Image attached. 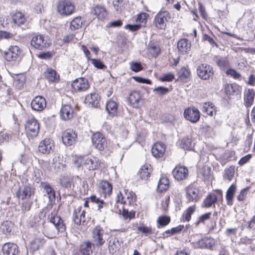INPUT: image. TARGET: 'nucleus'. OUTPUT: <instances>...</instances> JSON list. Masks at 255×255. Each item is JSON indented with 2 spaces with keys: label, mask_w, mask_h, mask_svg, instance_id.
Wrapping results in <instances>:
<instances>
[{
  "label": "nucleus",
  "mask_w": 255,
  "mask_h": 255,
  "mask_svg": "<svg viewBox=\"0 0 255 255\" xmlns=\"http://www.w3.org/2000/svg\"><path fill=\"white\" fill-rule=\"evenodd\" d=\"M77 163L76 166L78 169L84 166L89 170H95L99 168L101 161L97 157L92 156L76 160L75 164Z\"/></svg>",
  "instance_id": "f257e3e1"
},
{
  "label": "nucleus",
  "mask_w": 255,
  "mask_h": 255,
  "mask_svg": "<svg viewBox=\"0 0 255 255\" xmlns=\"http://www.w3.org/2000/svg\"><path fill=\"white\" fill-rule=\"evenodd\" d=\"M106 234L105 231L100 226H97L92 232V241L93 246L99 248L106 243Z\"/></svg>",
  "instance_id": "f03ea898"
},
{
  "label": "nucleus",
  "mask_w": 255,
  "mask_h": 255,
  "mask_svg": "<svg viewBox=\"0 0 255 255\" xmlns=\"http://www.w3.org/2000/svg\"><path fill=\"white\" fill-rule=\"evenodd\" d=\"M35 191V189L30 184L22 185L15 191L14 195L18 199H31Z\"/></svg>",
  "instance_id": "7ed1b4c3"
},
{
  "label": "nucleus",
  "mask_w": 255,
  "mask_h": 255,
  "mask_svg": "<svg viewBox=\"0 0 255 255\" xmlns=\"http://www.w3.org/2000/svg\"><path fill=\"white\" fill-rule=\"evenodd\" d=\"M30 45L35 49L40 50H42L49 46L46 37L40 34H35L32 35L30 41Z\"/></svg>",
  "instance_id": "20e7f679"
},
{
  "label": "nucleus",
  "mask_w": 255,
  "mask_h": 255,
  "mask_svg": "<svg viewBox=\"0 0 255 255\" xmlns=\"http://www.w3.org/2000/svg\"><path fill=\"white\" fill-rule=\"evenodd\" d=\"M25 128L27 136L33 138L38 135L39 130V125L35 119L32 118L27 121Z\"/></svg>",
  "instance_id": "39448f33"
},
{
  "label": "nucleus",
  "mask_w": 255,
  "mask_h": 255,
  "mask_svg": "<svg viewBox=\"0 0 255 255\" xmlns=\"http://www.w3.org/2000/svg\"><path fill=\"white\" fill-rule=\"evenodd\" d=\"M186 198L188 202H198L202 194L200 189L194 185L191 184L186 188Z\"/></svg>",
  "instance_id": "423d86ee"
},
{
  "label": "nucleus",
  "mask_w": 255,
  "mask_h": 255,
  "mask_svg": "<svg viewBox=\"0 0 255 255\" xmlns=\"http://www.w3.org/2000/svg\"><path fill=\"white\" fill-rule=\"evenodd\" d=\"M198 76L203 80H208L213 76L214 74L213 68L207 64H202L197 68Z\"/></svg>",
  "instance_id": "0eeeda50"
},
{
  "label": "nucleus",
  "mask_w": 255,
  "mask_h": 255,
  "mask_svg": "<svg viewBox=\"0 0 255 255\" xmlns=\"http://www.w3.org/2000/svg\"><path fill=\"white\" fill-rule=\"evenodd\" d=\"M74 10V5L69 0H64L59 2L57 11L62 15H68L72 14Z\"/></svg>",
  "instance_id": "6e6552de"
},
{
  "label": "nucleus",
  "mask_w": 255,
  "mask_h": 255,
  "mask_svg": "<svg viewBox=\"0 0 255 255\" xmlns=\"http://www.w3.org/2000/svg\"><path fill=\"white\" fill-rule=\"evenodd\" d=\"M20 50L18 46H10L8 50L4 52V56L7 61H18L20 59Z\"/></svg>",
  "instance_id": "1a4fd4ad"
},
{
  "label": "nucleus",
  "mask_w": 255,
  "mask_h": 255,
  "mask_svg": "<svg viewBox=\"0 0 255 255\" xmlns=\"http://www.w3.org/2000/svg\"><path fill=\"white\" fill-rule=\"evenodd\" d=\"M92 141L93 146L100 151L104 150L107 146V140L101 132H97L93 134Z\"/></svg>",
  "instance_id": "9d476101"
},
{
  "label": "nucleus",
  "mask_w": 255,
  "mask_h": 255,
  "mask_svg": "<svg viewBox=\"0 0 255 255\" xmlns=\"http://www.w3.org/2000/svg\"><path fill=\"white\" fill-rule=\"evenodd\" d=\"M62 141L66 146H70L75 143L77 139V133L71 129H67L62 134Z\"/></svg>",
  "instance_id": "9b49d317"
},
{
  "label": "nucleus",
  "mask_w": 255,
  "mask_h": 255,
  "mask_svg": "<svg viewBox=\"0 0 255 255\" xmlns=\"http://www.w3.org/2000/svg\"><path fill=\"white\" fill-rule=\"evenodd\" d=\"M169 18V14L167 11L158 12L154 18L155 26L159 29H164L166 26V22Z\"/></svg>",
  "instance_id": "f8f14e48"
},
{
  "label": "nucleus",
  "mask_w": 255,
  "mask_h": 255,
  "mask_svg": "<svg viewBox=\"0 0 255 255\" xmlns=\"http://www.w3.org/2000/svg\"><path fill=\"white\" fill-rule=\"evenodd\" d=\"M54 148L53 140L49 138H45L39 143L38 151L43 154H48L53 151Z\"/></svg>",
  "instance_id": "ddd939ff"
},
{
  "label": "nucleus",
  "mask_w": 255,
  "mask_h": 255,
  "mask_svg": "<svg viewBox=\"0 0 255 255\" xmlns=\"http://www.w3.org/2000/svg\"><path fill=\"white\" fill-rule=\"evenodd\" d=\"M184 117L186 120L193 123H197L200 117L198 110L195 108H189L185 110Z\"/></svg>",
  "instance_id": "4468645a"
},
{
  "label": "nucleus",
  "mask_w": 255,
  "mask_h": 255,
  "mask_svg": "<svg viewBox=\"0 0 255 255\" xmlns=\"http://www.w3.org/2000/svg\"><path fill=\"white\" fill-rule=\"evenodd\" d=\"M174 178L177 181H182L186 179L188 176V169L182 166H177L172 171Z\"/></svg>",
  "instance_id": "2eb2a0df"
},
{
  "label": "nucleus",
  "mask_w": 255,
  "mask_h": 255,
  "mask_svg": "<svg viewBox=\"0 0 255 255\" xmlns=\"http://www.w3.org/2000/svg\"><path fill=\"white\" fill-rule=\"evenodd\" d=\"M2 253L4 255H20L19 247L12 243H6L2 248Z\"/></svg>",
  "instance_id": "dca6fc26"
},
{
  "label": "nucleus",
  "mask_w": 255,
  "mask_h": 255,
  "mask_svg": "<svg viewBox=\"0 0 255 255\" xmlns=\"http://www.w3.org/2000/svg\"><path fill=\"white\" fill-rule=\"evenodd\" d=\"M89 86L88 80L84 78L76 79L72 83V87L75 91L79 92L87 90Z\"/></svg>",
  "instance_id": "f3484780"
},
{
  "label": "nucleus",
  "mask_w": 255,
  "mask_h": 255,
  "mask_svg": "<svg viewBox=\"0 0 255 255\" xmlns=\"http://www.w3.org/2000/svg\"><path fill=\"white\" fill-rule=\"evenodd\" d=\"M32 109L36 111H42L46 106V102L42 96L35 97L31 102Z\"/></svg>",
  "instance_id": "a211bd4d"
},
{
  "label": "nucleus",
  "mask_w": 255,
  "mask_h": 255,
  "mask_svg": "<svg viewBox=\"0 0 255 255\" xmlns=\"http://www.w3.org/2000/svg\"><path fill=\"white\" fill-rule=\"evenodd\" d=\"M49 218L50 223H52L57 232L64 233L66 231V226L63 220L58 216H51Z\"/></svg>",
  "instance_id": "6ab92c4d"
},
{
  "label": "nucleus",
  "mask_w": 255,
  "mask_h": 255,
  "mask_svg": "<svg viewBox=\"0 0 255 255\" xmlns=\"http://www.w3.org/2000/svg\"><path fill=\"white\" fill-rule=\"evenodd\" d=\"M165 145L161 142L154 144L151 149V153L153 156L158 158L162 157L165 151Z\"/></svg>",
  "instance_id": "aec40b11"
},
{
  "label": "nucleus",
  "mask_w": 255,
  "mask_h": 255,
  "mask_svg": "<svg viewBox=\"0 0 255 255\" xmlns=\"http://www.w3.org/2000/svg\"><path fill=\"white\" fill-rule=\"evenodd\" d=\"M121 246V243L117 238H112L108 241V250L109 253L112 255L118 252Z\"/></svg>",
  "instance_id": "412c9836"
},
{
  "label": "nucleus",
  "mask_w": 255,
  "mask_h": 255,
  "mask_svg": "<svg viewBox=\"0 0 255 255\" xmlns=\"http://www.w3.org/2000/svg\"><path fill=\"white\" fill-rule=\"evenodd\" d=\"M74 111L69 105L63 106L60 111V117L62 120H68L73 117Z\"/></svg>",
  "instance_id": "4be33fe9"
},
{
  "label": "nucleus",
  "mask_w": 255,
  "mask_h": 255,
  "mask_svg": "<svg viewBox=\"0 0 255 255\" xmlns=\"http://www.w3.org/2000/svg\"><path fill=\"white\" fill-rule=\"evenodd\" d=\"M191 42L186 38L181 39L177 43L178 51L182 54L188 53L191 49Z\"/></svg>",
  "instance_id": "5701e85b"
},
{
  "label": "nucleus",
  "mask_w": 255,
  "mask_h": 255,
  "mask_svg": "<svg viewBox=\"0 0 255 255\" xmlns=\"http://www.w3.org/2000/svg\"><path fill=\"white\" fill-rule=\"evenodd\" d=\"M100 101V97L99 95L95 92L87 95L85 98L86 103L93 107H98L99 105Z\"/></svg>",
  "instance_id": "b1692460"
},
{
  "label": "nucleus",
  "mask_w": 255,
  "mask_h": 255,
  "mask_svg": "<svg viewBox=\"0 0 255 255\" xmlns=\"http://www.w3.org/2000/svg\"><path fill=\"white\" fill-rule=\"evenodd\" d=\"M198 245L200 248H205L213 250L215 245V242L213 239L205 238L198 241Z\"/></svg>",
  "instance_id": "393cba45"
},
{
  "label": "nucleus",
  "mask_w": 255,
  "mask_h": 255,
  "mask_svg": "<svg viewBox=\"0 0 255 255\" xmlns=\"http://www.w3.org/2000/svg\"><path fill=\"white\" fill-rule=\"evenodd\" d=\"M41 187L44 189L47 194L50 202L54 201L55 200V192L53 188L47 182H41Z\"/></svg>",
  "instance_id": "a878e982"
},
{
  "label": "nucleus",
  "mask_w": 255,
  "mask_h": 255,
  "mask_svg": "<svg viewBox=\"0 0 255 255\" xmlns=\"http://www.w3.org/2000/svg\"><path fill=\"white\" fill-rule=\"evenodd\" d=\"M147 51L152 57H156L160 53V48L156 42L150 41L148 44Z\"/></svg>",
  "instance_id": "bb28decb"
},
{
  "label": "nucleus",
  "mask_w": 255,
  "mask_h": 255,
  "mask_svg": "<svg viewBox=\"0 0 255 255\" xmlns=\"http://www.w3.org/2000/svg\"><path fill=\"white\" fill-rule=\"evenodd\" d=\"M91 13L94 14L99 19H103L107 15V11L105 7L97 5L91 10Z\"/></svg>",
  "instance_id": "cd10ccee"
},
{
  "label": "nucleus",
  "mask_w": 255,
  "mask_h": 255,
  "mask_svg": "<svg viewBox=\"0 0 255 255\" xmlns=\"http://www.w3.org/2000/svg\"><path fill=\"white\" fill-rule=\"evenodd\" d=\"M178 78L181 80L187 82L191 76L190 70L188 66H183L177 72Z\"/></svg>",
  "instance_id": "c85d7f7f"
},
{
  "label": "nucleus",
  "mask_w": 255,
  "mask_h": 255,
  "mask_svg": "<svg viewBox=\"0 0 255 255\" xmlns=\"http://www.w3.org/2000/svg\"><path fill=\"white\" fill-rule=\"evenodd\" d=\"M130 104L134 108H137L140 105L141 96L138 91H133L131 93L129 97Z\"/></svg>",
  "instance_id": "c756f323"
},
{
  "label": "nucleus",
  "mask_w": 255,
  "mask_h": 255,
  "mask_svg": "<svg viewBox=\"0 0 255 255\" xmlns=\"http://www.w3.org/2000/svg\"><path fill=\"white\" fill-rule=\"evenodd\" d=\"M44 76L49 82H56L59 79V75L55 70L51 68H48L46 70Z\"/></svg>",
  "instance_id": "7c9ffc66"
},
{
  "label": "nucleus",
  "mask_w": 255,
  "mask_h": 255,
  "mask_svg": "<svg viewBox=\"0 0 255 255\" xmlns=\"http://www.w3.org/2000/svg\"><path fill=\"white\" fill-rule=\"evenodd\" d=\"M106 109L110 115L114 117L118 113V104L112 100H109L106 104Z\"/></svg>",
  "instance_id": "2f4dec72"
},
{
  "label": "nucleus",
  "mask_w": 255,
  "mask_h": 255,
  "mask_svg": "<svg viewBox=\"0 0 255 255\" xmlns=\"http://www.w3.org/2000/svg\"><path fill=\"white\" fill-rule=\"evenodd\" d=\"M255 94L253 89L248 90L244 96L245 105L247 107H250L253 104Z\"/></svg>",
  "instance_id": "473e14b6"
},
{
  "label": "nucleus",
  "mask_w": 255,
  "mask_h": 255,
  "mask_svg": "<svg viewBox=\"0 0 255 255\" xmlns=\"http://www.w3.org/2000/svg\"><path fill=\"white\" fill-rule=\"evenodd\" d=\"M236 191V186L233 184L230 186L227 191L226 199L227 204L229 206H232L233 204V198L235 193Z\"/></svg>",
  "instance_id": "72a5a7b5"
},
{
  "label": "nucleus",
  "mask_w": 255,
  "mask_h": 255,
  "mask_svg": "<svg viewBox=\"0 0 255 255\" xmlns=\"http://www.w3.org/2000/svg\"><path fill=\"white\" fill-rule=\"evenodd\" d=\"M44 243V240L42 238H37L34 239L30 242V252L31 255H32L33 252L37 250L39 248L41 247Z\"/></svg>",
  "instance_id": "f704fd0d"
},
{
  "label": "nucleus",
  "mask_w": 255,
  "mask_h": 255,
  "mask_svg": "<svg viewBox=\"0 0 255 255\" xmlns=\"http://www.w3.org/2000/svg\"><path fill=\"white\" fill-rule=\"evenodd\" d=\"M217 201V197L215 193L209 194L203 201V206L206 208H209L213 206Z\"/></svg>",
  "instance_id": "c9c22d12"
},
{
  "label": "nucleus",
  "mask_w": 255,
  "mask_h": 255,
  "mask_svg": "<svg viewBox=\"0 0 255 255\" xmlns=\"http://www.w3.org/2000/svg\"><path fill=\"white\" fill-rule=\"evenodd\" d=\"M79 251L82 255H91L93 253L92 243L90 241L83 242L80 245Z\"/></svg>",
  "instance_id": "e433bc0d"
},
{
  "label": "nucleus",
  "mask_w": 255,
  "mask_h": 255,
  "mask_svg": "<svg viewBox=\"0 0 255 255\" xmlns=\"http://www.w3.org/2000/svg\"><path fill=\"white\" fill-rule=\"evenodd\" d=\"M216 107L211 102L204 103L202 104V112L209 116L216 114Z\"/></svg>",
  "instance_id": "4c0bfd02"
},
{
  "label": "nucleus",
  "mask_w": 255,
  "mask_h": 255,
  "mask_svg": "<svg viewBox=\"0 0 255 255\" xmlns=\"http://www.w3.org/2000/svg\"><path fill=\"white\" fill-rule=\"evenodd\" d=\"M100 188L101 192L106 196L110 195L113 190L112 185L107 181H102L100 183Z\"/></svg>",
  "instance_id": "58836bf2"
},
{
  "label": "nucleus",
  "mask_w": 255,
  "mask_h": 255,
  "mask_svg": "<svg viewBox=\"0 0 255 255\" xmlns=\"http://www.w3.org/2000/svg\"><path fill=\"white\" fill-rule=\"evenodd\" d=\"M151 172V168L149 164H145L142 166L139 171V176L142 180H147Z\"/></svg>",
  "instance_id": "ea45409f"
},
{
  "label": "nucleus",
  "mask_w": 255,
  "mask_h": 255,
  "mask_svg": "<svg viewBox=\"0 0 255 255\" xmlns=\"http://www.w3.org/2000/svg\"><path fill=\"white\" fill-rule=\"evenodd\" d=\"M19 204L20 206L21 211L24 213L30 210L33 201L31 199L20 200H19Z\"/></svg>",
  "instance_id": "a19ab883"
},
{
  "label": "nucleus",
  "mask_w": 255,
  "mask_h": 255,
  "mask_svg": "<svg viewBox=\"0 0 255 255\" xmlns=\"http://www.w3.org/2000/svg\"><path fill=\"white\" fill-rule=\"evenodd\" d=\"M169 181L167 177H161L157 185V190L162 192L167 190L169 188Z\"/></svg>",
  "instance_id": "79ce46f5"
},
{
  "label": "nucleus",
  "mask_w": 255,
  "mask_h": 255,
  "mask_svg": "<svg viewBox=\"0 0 255 255\" xmlns=\"http://www.w3.org/2000/svg\"><path fill=\"white\" fill-rule=\"evenodd\" d=\"M84 22V21L82 19L81 17H76L71 21L70 29L71 30H78L82 27Z\"/></svg>",
  "instance_id": "37998d69"
},
{
  "label": "nucleus",
  "mask_w": 255,
  "mask_h": 255,
  "mask_svg": "<svg viewBox=\"0 0 255 255\" xmlns=\"http://www.w3.org/2000/svg\"><path fill=\"white\" fill-rule=\"evenodd\" d=\"M194 146L192 139L189 137L184 138L182 139L180 147L184 150H191Z\"/></svg>",
  "instance_id": "c03bdc74"
},
{
  "label": "nucleus",
  "mask_w": 255,
  "mask_h": 255,
  "mask_svg": "<svg viewBox=\"0 0 255 255\" xmlns=\"http://www.w3.org/2000/svg\"><path fill=\"white\" fill-rule=\"evenodd\" d=\"M13 22L18 26L24 24L25 19L24 16L21 12H17L12 16Z\"/></svg>",
  "instance_id": "a18cd8bd"
},
{
  "label": "nucleus",
  "mask_w": 255,
  "mask_h": 255,
  "mask_svg": "<svg viewBox=\"0 0 255 255\" xmlns=\"http://www.w3.org/2000/svg\"><path fill=\"white\" fill-rule=\"evenodd\" d=\"M116 213H118L119 214L122 215L124 219L130 220L131 218L134 217V212H129L128 210L123 208L122 210L121 209L115 211Z\"/></svg>",
  "instance_id": "49530a36"
},
{
  "label": "nucleus",
  "mask_w": 255,
  "mask_h": 255,
  "mask_svg": "<svg viewBox=\"0 0 255 255\" xmlns=\"http://www.w3.org/2000/svg\"><path fill=\"white\" fill-rule=\"evenodd\" d=\"M235 174V167L231 166L230 167L225 169L223 178L224 179H227L231 181Z\"/></svg>",
  "instance_id": "de8ad7c7"
},
{
  "label": "nucleus",
  "mask_w": 255,
  "mask_h": 255,
  "mask_svg": "<svg viewBox=\"0 0 255 255\" xmlns=\"http://www.w3.org/2000/svg\"><path fill=\"white\" fill-rule=\"evenodd\" d=\"M195 210V206L194 205L188 208L182 216L183 220L189 222L191 219V215L193 214Z\"/></svg>",
  "instance_id": "09e8293b"
},
{
  "label": "nucleus",
  "mask_w": 255,
  "mask_h": 255,
  "mask_svg": "<svg viewBox=\"0 0 255 255\" xmlns=\"http://www.w3.org/2000/svg\"><path fill=\"white\" fill-rule=\"evenodd\" d=\"M12 224L9 221H5L1 223L0 228L4 234H9L11 231Z\"/></svg>",
  "instance_id": "8fccbe9b"
},
{
  "label": "nucleus",
  "mask_w": 255,
  "mask_h": 255,
  "mask_svg": "<svg viewBox=\"0 0 255 255\" xmlns=\"http://www.w3.org/2000/svg\"><path fill=\"white\" fill-rule=\"evenodd\" d=\"M236 86L233 84H226L225 86V91L228 97L233 95L236 92Z\"/></svg>",
  "instance_id": "3c124183"
},
{
  "label": "nucleus",
  "mask_w": 255,
  "mask_h": 255,
  "mask_svg": "<svg viewBox=\"0 0 255 255\" xmlns=\"http://www.w3.org/2000/svg\"><path fill=\"white\" fill-rule=\"evenodd\" d=\"M170 222V218L167 216H160L158 218L157 224L159 226L164 227L167 225Z\"/></svg>",
  "instance_id": "603ef678"
},
{
  "label": "nucleus",
  "mask_w": 255,
  "mask_h": 255,
  "mask_svg": "<svg viewBox=\"0 0 255 255\" xmlns=\"http://www.w3.org/2000/svg\"><path fill=\"white\" fill-rule=\"evenodd\" d=\"M73 219L74 223L77 225H80L82 223L83 225H86V220H82V219L80 218L76 210H75L73 213Z\"/></svg>",
  "instance_id": "864d4df0"
},
{
  "label": "nucleus",
  "mask_w": 255,
  "mask_h": 255,
  "mask_svg": "<svg viewBox=\"0 0 255 255\" xmlns=\"http://www.w3.org/2000/svg\"><path fill=\"white\" fill-rule=\"evenodd\" d=\"M78 41V38H76L75 35L73 34H68L64 36L63 38V41L64 43H69L70 42L76 43Z\"/></svg>",
  "instance_id": "5fc2aeb1"
},
{
  "label": "nucleus",
  "mask_w": 255,
  "mask_h": 255,
  "mask_svg": "<svg viewBox=\"0 0 255 255\" xmlns=\"http://www.w3.org/2000/svg\"><path fill=\"white\" fill-rule=\"evenodd\" d=\"M125 192L129 204H131L135 201L136 196L134 193L132 191L128 192V190H126V189H125Z\"/></svg>",
  "instance_id": "6e6d98bb"
},
{
  "label": "nucleus",
  "mask_w": 255,
  "mask_h": 255,
  "mask_svg": "<svg viewBox=\"0 0 255 255\" xmlns=\"http://www.w3.org/2000/svg\"><path fill=\"white\" fill-rule=\"evenodd\" d=\"M60 183L62 186L66 188L71 187V179L68 177L64 176L60 179Z\"/></svg>",
  "instance_id": "4d7b16f0"
},
{
  "label": "nucleus",
  "mask_w": 255,
  "mask_h": 255,
  "mask_svg": "<svg viewBox=\"0 0 255 255\" xmlns=\"http://www.w3.org/2000/svg\"><path fill=\"white\" fill-rule=\"evenodd\" d=\"M91 60L94 66L98 69H103L106 67L104 63L99 59H92Z\"/></svg>",
  "instance_id": "13d9d810"
},
{
  "label": "nucleus",
  "mask_w": 255,
  "mask_h": 255,
  "mask_svg": "<svg viewBox=\"0 0 255 255\" xmlns=\"http://www.w3.org/2000/svg\"><path fill=\"white\" fill-rule=\"evenodd\" d=\"M174 79V75L172 73L164 74L160 78V81L162 82H170Z\"/></svg>",
  "instance_id": "bf43d9fd"
},
{
  "label": "nucleus",
  "mask_w": 255,
  "mask_h": 255,
  "mask_svg": "<svg viewBox=\"0 0 255 255\" xmlns=\"http://www.w3.org/2000/svg\"><path fill=\"white\" fill-rule=\"evenodd\" d=\"M154 92H156L160 95H163L167 94L169 92V89L167 88L159 86L154 89Z\"/></svg>",
  "instance_id": "052dcab7"
},
{
  "label": "nucleus",
  "mask_w": 255,
  "mask_h": 255,
  "mask_svg": "<svg viewBox=\"0 0 255 255\" xmlns=\"http://www.w3.org/2000/svg\"><path fill=\"white\" fill-rule=\"evenodd\" d=\"M130 69L132 71L137 72L142 70V66L140 63L132 62L130 64Z\"/></svg>",
  "instance_id": "680f3d73"
},
{
  "label": "nucleus",
  "mask_w": 255,
  "mask_h": 255,
  "mask_svg": "<svg viewBox=\"0 0 255 255\" xmlns=\"http://www.w3.org/2000/svg\"><path fill=\"white\" fill-rule=\"evenodd\" d=\"M217 65L223 70L226 69L229 66L228 61L225 59H219L217 61Z\"/></svg>",
  "instance_id": "e2e57ef3"
},
{
  "label": "nucleus",
  "mask_w": 255,
  "mask_h": 255,
  "mask_svg": "<svg viewBox=\"0 0 255 255\" xmlns=\"http://www.w3.org/2000/svg\"><path fill=\"white\" fill-rule=\"evenodd\" d=\"M137 229L139 231L142 232L143 234L145 235L146 236L148 235H150L152 233V229L150 227H148L146 226H139L137 228Z\"/></svg>",
  "instance_id": "0e129e2a"
},
{
  "label": "nucleus",
  "mask_w": 255,
  "mask_h": 255,
  "mask_svg": "<svg viewBox=\"0 0 255 255\" xmlns=\"http://www.w3.org/2000/svg\"><path fill=\"white\" fill-rule=\"evenodd\" d=\"M148 14L146 13H141L137 15L136 21L139 23H145Z\"/></svg>",
  "instance_id": "69168bd1"
},
{
  "label": "nucleus",
  "mask_w": 255,
  "mask_h": 255,
  "mask_svg": "<svg viewBox=\"0 0 255 255\" xmlns=\"http://www.w3.org/2000/svg\"><path fill=\"white\" fill-rule=\"evenodd\" d=\"M226 74L228 75H230L233 77L234 79H239L241 77L240 74L233 69H229L227 70Z\"/></svg>",
  "instance_id": "338daca9"
},
{
  "label": "nucleus",
  "mask_w": 255,
  "mask_h": 255,
  "mask_svg": "<svg viewBox=\"0 0 255 255\" xmlns=\"http://www.w3.org/2000/svg\"><path fill=\"white\" fill-rule=\"evenodd\" d=\"M140 24H127L125 28L126 29H129L131 31H136L139 29L141 28Z\"/></svg>",
  "instance_id": "774afa93"
}]
</instances>
